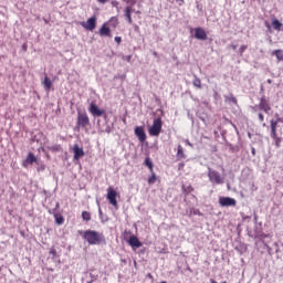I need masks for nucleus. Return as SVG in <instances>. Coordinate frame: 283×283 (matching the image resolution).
Masks as SVG:
<instances>
[{
    "label": "nucleus",
    "mask_w": 283,
    "mask_h": 283,
    "mask_svg": "<svg viewBox=\"0 0 283 283\" xmlns=\"http://www.w3.org/2000/svg\"><path fill=\"white\" fill-rule=\"evenodd\" d=\"M78 235H82L83 240L91 245H101L107 244V240L105 239V234L96 231V230H78Z\"/></svg>",
    "instance_id": "1"
},
{
    "label": "nucleus",
    "mask_w": 283,
    "mask_h": 283,
    "mask_svg": "<svg viewBox=\"0 0 283 283\" xmlns=\"http://www.w3.org/2000/svg\"><path fill=\"white\" fill-rule=\"evenodd\" d=\"M97 127L101 134H112L114 132V122L109 120V117L106 115V118H103V120L97 119Z\"/></svg>",
    "instance_id": "2"
},
{
    "label": "nucleus",
    "mask_w": 283,
    "mask_h": 283,
    "mask_svg": "<svg viewBox=\"0 0 283 283\" xmlns=\"http://www.w3.org/2000/svg\"><path fill=\"white\" fill-rule=\"evenodd\" d=\"M163 133V118L157 117L154 119L153 125L148 128L149 136H160Z\"/></svg>",
    "instance_id": "3"
},
{
    "label": "nucleus",
    "mask_w": 283,
    "mask_h": 283,
    "mask_svg": "<svg viewBox=\"0 0 283 283\" xmlns=\"http://www.w3.org/2000/svg\"><path fill=\"white\" fill-rule=\"evenodd\" d=\"M88 112L90 114H92V116H94V118H107V113L105 112V109L98 107V105L94 102H91L88 106Z\"/></svg>",
    "instance_id": "4"
},
{
    "label": "nucleus",
    "mask_w": 283,
    "mask_h": 283,
    "mask_svg": "<svg viewBox=\"0 0 283 283\" xmlns=\"http://www.w3.org/2000/svg\"><path fill=\"white\" fill-rule=\"evenodd\" d=\"M116 198H118V191H116L114 187L109 186L107 188L106 200H108L112 207H115V209H118V200Z\"/></svg>",
    "instance_id": "5"
},
{
    "label": "nucleus",
    "mask_w": 283,
    "mask_h": 283,
    "mask_svg": "<svg viewBox=\"0 0 283 283\" xmlns=\"http://www.w3.org/2000/svg\"><path fill=\"white\" fill-rule=\"evenodd\" d=\"M88 125H90V116H87V113L78 111L76 127H81L82 129H87Z\"/></svg>",
    "instance_id": "6"
},
{
    "label": "nucleus",
    "mask_w": 283,
    "mask_h": 283,
    "mask_svg": "<svg viewBox=\"0 0 283 283\" xmlns=\"http://www.w3.org/2000/svg\"><path fill=\"white\" fill-rule=\"evenodd\" d=\"M80 25H82V28L88 32H94V30H96V15H92L86 22H80Z\"/></svg>",
    "instance_id": "7"
},
{
    "label": "nucleus",
    "mask_w": 283,
    "mask_h": 283,
    "mask_svg": "<svg viewBox=\"0 0 283 283\" xmlns=\"http://www.w3.org/2000/svg\"><path fill=\"white\" fill-rule=\"evenodd\" d=\"M208 178H209L210 182H216V185H222L224 182V180L220 176V172H218L211 168H208Z\"/></svg>",
    "instance_id": "8"
},
{
    "label": "nucleus",
    "mask_w": 283,
    "mask_h": 283,
    "mask_svg": "<svg viewBox=\"0 0 283 283\" xmlns=\"http://www.w3.org/2000/svg\"><path fill=\"white\" fill-rule=\"evenodd\" d=\"M220 207H235L238 201L231 197H219Z\"/></svg>",
    "instance_id": "9"
},
{
    "label": "nucleus",
    "mask_w": 283,
    "mask_h": 283,
    "mask_svg": "<svg viewBox=\"0 0 283 283\" xmlns=\"http://www.w3.org/2000/svg\"><path fill=\"white\" fill-rule=\"evenodd\" d=\"M134 134L138 138L139 143H145V140H147V133H145V127L136 126Z\"/></svg>",
    "instance_id": "10"
},
{
    "label": "nucleus",
    "mask_w": 283,
    "mask_h": 283,
    "mask_svg": "<svg viewBox=\"0 0 283 283\" xmlns=\"http://www.w3.org/2000/svg\"><path fill=\"white\" fill-rule=\"evenodd\" d=\"M193 36L197 39V41H207L208 39L207 31H205L202 27L195 28Z\"/></svg>",
    "instance_id": "11"
},
{
    "label": "nucleus",
    "mask_w": 283,
    "mask_h": 283,
    "mask_svg": "<svg viewBox=\"0 0 283 283\" xmlns=\"http://www.w3.org/2000/svg\"><path fill=\"white\" fill-rule=\"evenodd\" d=\"M259 109L265 114H269V111L271 109V104H269V99H266L265 95H262L260 98Z\"/></svg>",
    "instance_id": "12"
},
{
    "label": "nucleus",
    "mask_w": 283,
    "mask_h": 283,
    "mask_svg": "<svg viewBox=\"0 0 283 283\" xmlns=\"http://www.w3.org/2000/svg\"><path fill=\"white\" fill-rule=\"evenodd\" d=\"M73 160H78L80 158H83L85 156V150L83 147L78 146V144H75L73 146Z\"/></svg>",
    "instance_id": "13"
},
{
    "label": "nucleus",
    "mask_w": 283,
    "mask_h": 283,
    "mask_svg": "<svg viewBox=\"0 0 283 283\" xmlns=\"http://www.w3.org/2000/svg\"><path fill=\"white\" fill-rule=\"evenodd\" d=\"M127 244H129V247H132V249H140V247H143V243L140 242L138 237H136L134 234H132L129 237V239L127 240Z\"/></svg>",
    "instance_id": "14"
},
{
    "label": "nucleus",
    "mask_w": 283,
    "mask_h": 283,
    "mask_svg": "<svg viewBox=\"0 0 283 283\" xmlns=\"http://www.w3.org/2000/svg\"><path fill=\"white\" fill-rule=\"evenodd\" d=\"M36 165L39 163V158H36V155L34 153H29L27 158L23 161V167H28V165Z\"/></svg>",
    "instance_id": "15"
},
{
    "label": "nucleus",
    "mask_w": 283,
    "mask_h": 283,
    "mask_svg": "<svg viewBox=\"0 0 283 283\" xmlns=\"http://www.w3.org/2000/svg\"><path fill=\"white\" fill-rule=\"evenodd\" d=\"M99 36H108L112 38V29L107 25V23L102 24L98 30Z\"/></svg>",
    "instance_id": "16"
},
{
    "label": "nucleus",
    "mask_w": 283,
    "mask_h": 283,
    "mask_svg": "<svg viewBox=\"0 0 283 283\" xmlns=\"http://www.w3.org/2000/svg\"><path fill=\"white\" fill-rule=\"evenodd\" d=\"M270 127H271V138H273V140L275 138H277V122H275V119H271L270 120Z\"/></svg>",
    "instance_id": "17"
},
{
    "label": "nucleus",
    "mask_w": 283,
    "mask_h": 283,
    "mask_svg": "<svg viewBox=\"0 0 283 283\" xmlns=\"http://www.w3.org/2000/svg\"><path fill=\"white\" fill-rule=\"evenodd\" d=\"M52 216L54 217L55 224H57L59 227H61V224H64L65 218L63 217V212H55Z\"/></svg>",
    "instance_id": "18"
},
{
    "label": "nucleus",
    "mask_w": 283,
    "mask_h": 283,
    "mask_svg": "<svg viewBox=\"0 0 283 283\" xmlns=\"http://www.w3.org/2000/svg\"><path fill=\"white\" fill-rule=\"evenodd\" d=\"M132 12H134V8H132V6L125 8L124 17L126 18L129 24L134 23V20H132Z\"/></svg>",
    "instance_id": "19"
},
{
    "label": "nucleus",
    "mask_w": 283,
    "mask_h": 283,
    "mask_svg": "<svg viewBox=\"0 0 283 283\" xmlns=\"http://www.w3.org/2000/svg\"><path fill=\"white\" fill-rule=\"evenodd\" d=\"M272 27L277 32H283V23H281V21L275 18L272 19Z\"/></svg>",
    "instance_id": "20"
},
{
    "label": "nucleus",
    "mask_w": 283,
    "mask_h": 283,
    "mask_svg": "<svg viewBox=\"0 0 283 283\" xmlns=\"http://www.w3.org/2000/svg\"><path fill=\"white\" fill-rule=\"evenodd\" d=\"M42 85L45 92H50L52 90V80H50L48 75H45Z\"/></svg>",
    "instance_id": "21"
},
{
    "label": "nucleus",
    "mask_w": 283,
    "mask_h": 283,
    "mask_svg": "<svg viewBox=\"0 0 283 283\" xmlns=\"http://www.w3.org/2000/svg\"><path fill=\"white\" fill-rule=\"evenodd\" d=\"M46 149H49V151H52L53 154H59L63 151V146H61L60 144H55L53 146H46Z\"/></svg>",
    "instance_id": "22"
},
{
    "label": "nucleus",
    "mask_w": 283,
    "mask_h": 283,
    "mask_svg": "<svg viewBox=\"0 0 283 283\" xmlns=\"http://www.w3.org/2000/svg\"><path fill=\"white\" fill-rule=\"evenodd\" d=\"M105 23H107L108 28H113V30H116V28H118V18L112 17L109 21Z\"/></svg>",
    "instance_id": "23"
},
{
    "label": "nucleus",
    "mask_w": 283,
    "mask_h": 283,
    "mask_svg": "<svg viewBox=\"0 0 283 283\" xmlns=\"http://www.w3.org/2000/svg\"><path fill=\"white\" fill-rule=\"evenodd\" d=\"M144 166L149 169L150 174H154V161H151V157L145 158Z\"/></svg>",
    "instance_id": "24"
},
{
    "label": "nucleus",
    "mask_w": 283,
    "mask_h": 283,
    "mask_svg": "<svg viewBox=\"0 0 283 283\" xmlns=\"http://www.w3.org/2000/svg\"><path fill=\"white\" fill-rule=\"evenodd\" d=\"M224 101L229 104L238 105V98H235V96L232 93H230V96L224 95Z\"/></svg>",
    "instance_id": "25"
},
{
    "label": "nucleus",
    "mask_w": 283,
    "mask_h": 283,
    "mask_svg": "<svg viewBox=\"0 0 283 283\" xmlns=\"http://www.w3.org/2000/svg\"><path fill=\"white\" fill-rule=\"evenodd\" d=\"M50 216L54 213H63V210H61V203L59 201L55 202V207L53 209L48 210Z\"/></svg>",
    "instance_id": "26"
},
{
    "label": "nucleus",
    "mask_w": 283,
    "mask_h": 283,
    "mask_svg": "<svg viewBox=\"0 0 283 283\" xmlns=\"http://www.w3.org/2000/svg\"><path fill=\"white\" fill-rule=\"evenodd\" d=\"M182 158H187V156L185 155V150H184L182 146L178 145V147H177V159L182 160Z\"/></svg>",
    "instance_id": "27"
},
{
    "label": "nucleus",
    "mask_w": 283,
    "mask_h": 283,
    "mask_svg": "<svg viewBox=\"0 0 283 283\" xmlns=\"http://www.w3.org/2000/svg\"><path fill=\"white\" fill-rule=\"evenodd\" d=\"M181 191L184 195L189 196L191 193V191H193V187L191 185H189V186L182 185Z\"/></svg>",
    "instance_id": "28"
},
{
    "label": "nucleus",
    "mask_w": 283,
    "mask_h": 283,
    "mask_svg": "<svg viewBox=\"0 0 283 283\" xmlns=\"http://www.w3.org/2000/svg\"><path fill=\"white\" fill-rule=\"evenodd\" d=\"M273 56H276L277 61H283V50L277 49L272 52Z\"/></svg>",
    "instance_id": "29"
},
{
    "label": "nucleus",
    "mask_w": 283,
    "mask_h": 283,
    "mask_svg": "<svg viewBox=\"0 0 283 283\" xmlns=\"http://www.w3.org/2000/svg\"><path fill=\"white\" fill-rule=\"evenodd\" d=\"M98 216H99L101 222L103 223L109 222V217H107V214H103V210H101V208L98 209Z\"/></svg>",
    "instance_id": "30"
},
{
    "label": "nucleus",
    "mask_w": 283,
    "mask_h": 283,
    "mask_svg": "<svg viewBox=\"0 0 283 283\" xmlns=\"http://www.w3.org/2000/svg\"><path fill=\"white\" fill-rule=\"evenodd\" d=\"M192 85L195 87H198V90H202V81H200V77L195 75V80L192 82Z\"/></svg>",
    "instance_id": "31"
},
{
    "label": "nucleus",
    "mask_w": 283,
    "mask_h": 283,
    "mask_svg": "<svg viewBox=\"0 0 283 283\" xmlns=\"http://www.w3.org/2000/svg\"><path fill=\"white\" fill-rule=\"evenodd\" d=\"M82 220H84L85 222H90L92 220V214L88 211H83Z\"/></svg>",
    "instance_id": "32"
},
{
    "label": "nucleus",
    "mask_w": 283,
    "mask_h": 283,
    "mask_svg": "<svg viewBox=\"0 0 283 283\" xmlns=\"http://www.w3.org/2000/svg\"><path fill=\"white\" fill-rule=\"evenodd\" d=\"M157 178L158 177L156 176V172H154V170H153L151 176L148 178V185H154L156 182Z\"/></svg>",
    "instance_id": "33"
},
{
    "label": "nucleus",
    "mask_w": 283,
    "mask_h": 283,
    "mask_svg": "<svg viewBox=\"0 0 283 283\" xmlns=\"http://www.w3.org/2000/svg\"><path fill=\"white\" fill-rule=\"evenodd\" d=\"M228 147L232 154H238V151H240V147L238 146H232L231 144H228Z\"/></svg>",
    "instance_id": "34"
},
{
    "label": "nucleus",
    "mask_w": 283,
    "mask_h": 283,
    "mask_svg": "<svg viewBox=\"0 0 283 283\" xmlns=\"http://www.w3.org/2000/svg\"><path fill=\"white\" fill-rule=\"evenodd\" d=\"M35 165H38V171H43L45 169V165L43 164V161L38 160Z\"/></svg>",
    "instance_id": "35"
},
{
    "label": "nucleus",
    "mask_w": 283,
    "mask_h": 283,
    "mask_svg": "<svg viewBox=\"0 0 283 283\" xmlns=\"http://www.w3.org/2000/svg\"><path fill=\"white\" fill-rule=\"evenodd\" d=\"M248 45H241L240 46V49H239V51H238V54L240 55V56H242V54H244V51H247L248 50Z\"/></svg>",
    "instance_id": "36"
},
{
    "label": "nucleus",
    "mask_w": 283,
    "mask_h": 283,
    "mask_svg": "<svg viewBox=\"0 0 283 283\" xmlns=\"http://www.w3.org/2000/svg\"><path fill=\"white\" fill-rule=\"evenodd\" d=\"M50 255H52V260H55L56 259V249L54 248H51L50 251H49Z\"/></svg>",
    "instance_id": "37"
},
{
    "label": "nucleus",
    "mask_w": 283,
    "mask_h": 283,
    "mask_svg": "<svg viewBox=\"0 0 283 283\" xmlns=\"http://www.w3.org/2000/svg\"><path fill=\"white\" fill-rule=\"evenodd\" d=\"M274 142H275V147L280 148V145L282 143V137L274 138Z\"/></svg>",
    "instance_id": "38"
},
{
    "label": "nucleus",
    "mask_w": 283,
    "mask_h": 283,
    "mask_svg": "<svg viewBox=\"0 0 283 283\" xmlns=\"http://www.w3.org/2000/svg\"><path fill=\"white\" fill-rule=\"evenodd\" d=\"M276 119L274 120V123H276V127H277V123H283V117H280V114H275Z\"/></svg>",
    "instance_id": "39"
},
{
    "label": "nucleus",
    "mask_w": 283,
    "mask_h": 283,
    "mask_svg": "<svg viewBox=\"0 0 283 283\" xmlns=\"http://www.w3.org/2000/svg\"><path fill=\"white\" fill-rule=\"evenodd\" d=\"M230 125H232L233 129L235 130V134L238 136H240V130H238V126H235V124H233V122L229 120Z\"/></svg>",
    "instance_id": "40"
},
{
    "label": "nucleus",
    "mask_w": 283,
    "mask_h": 283,
    "mask_svg": "<svg viewBox=\"0 0 283 283\" xmlns=\"http://www.w3.org/2000/svg\"><path fill=\"white\" fill-rule=\"evenodd\" d=\"M115 43H117L118 45H120V43H123V38H120V36H115Z\"/></svg>",
    "instance_id": "41"
},
{
    "label": "nucleus",
    "mask_w": 283,
    "mask_h": 283,
    "mask_svg": "<svg viewBox=\"0 0 283 283\" xmlns=\"http://www.w3.org/2000/svg\"><path fill=\"white\" fill-rule=\"evenodd\" d=\"M259 94H261V96H264V84L260 85V92Z\"/></svg>",
    "instance_id": "42"
},
{
    "label": "nucleus",
    "mask_w": 283,
    "mask_h": 283,
    "mask_svg": "<svg viewBox=\"0 0 283 283\" xmlns=\"http://www.w3.org/2000/svg\"><path fill=\"white\" fill-rule=\"evenodd\" d=\"M261 240H265V238H269V234L262 232L260 235Z\"/></svg>",
    "instance_id": "43"
},
{
    "label": "nucleus",
    "mask_w": 283,
    "mask_h": 283,
    "mask_svg": "<svg viewBox=\"0 0 283 283\" xmlns=\"http://www.w3.org/2000/svg\"><path fill=\"white\" fill-rule=\"evenodd\" d=\"M193 216H202V212H200V210L195 209L193 210Z\"/></svg>",
    "instance_id": "44"
},
{
    "label": "nucleus",
    "mask_w": 283,
    "mask_h": 283,
    "mask_svg": "<svg viewBox=\"0 0 283 283\" xmlns=\"http://www.w3.org/2000/svg\"><path fill=\"white\" fill-rule=\"evenodd\" d=\"M259 120L261 123H264V115L262 113H259Z\"/></svg>",
    "instance_id": "45"
},
{
    "label": "nucleus",
    "mask_w": 283,
    "mask_h": 283,
    "mask_svg": "<svg viewBox=\"0 0 283 283\" xmlns=\"http://www.w3.org/2000/svg\"><path fill=\"white\" fill-rule=\"evenodd\" d=\"M134 32H140V27H138V24H134Z\"/></svg>",
    "instance_id": "46"
},
{
    "label": "nucleus",
    "mask_w": 283,
    "mask_h": 283,
    "mask_svg": "<svg viewBox=\"0 0 283 283\" xmlns=\"http://www.w3.org/2000/svg\"><path fill=\"white\" fill-rule=\"evenodd\" d=\"M90 275H91L92 282H96V280H98V276H96L94 274H90Z\"/></svg>",
    "instance_id": "47"
},
{
    "label": "nucleus",
    "mask_w": 283,
    "mask_h": 283,
    "mask_svg": "<svg viewBox=\"0 0 283 283\" xmlns=\"http://www.w3.org/2000/svg\"><path fill=\"white\" fill-rule=\"evenodd\" d=\"M125 61H127V63H132V55H127V56L125 57Z\"/></svg>",
    "instance_id": "48"
},
{
    "label": "nucleus",
    "mask_w": 283,
    "mask_h": 283,
    "mask_svg": "<svg viewBox=\"0 0 283 283\" xmlns=\"http://www.w3.org/2000/svg\"><path fill=\"white\" fill-rule=\"evenodd\" d=\"M242 220H243V222H245V220H251V216H243Z\"/></svg>",
    "instance_id": "49"
},
{
    "label": "nucleus",
    "mask_w": 283,
    "mask_h": 283,
    "mask_svg": "<svg viewBox=\"0 0 283 283\" xmlns=\"http://www.w3.org/2000/svg\"><path fill=\"white\" fill-rule=\"evenodd\" d=\"M113 8H118V1H112Z\"/></svg>",
    "instance_id": "50"
},
{
    "label": "nucleus",
    "mask_w": 283,
    "mask_h": 283,
    "mask_svg": "<svg viewBox=\"0 0 283 283\" xmlns=\"http://www.w3.org/2000/svg\"><path fill=\"white\" fill-rule=\"evenodd\" d=\"M230 48L235 52V50H238V45L237 44H231Z\"/></svg>",
    "instance_id": "51"
},
{
    "label": "nucleus",
    "mask_w": 283,
    "mask_h": 283,
    "mask_svg": "<svg viewBox=\"0 0 283 283\" xmlns=\"http://www.w3.org/2000/svg\"><path fill=\"white\" fill-rule=\"evenodd\" d=\"M265 28H266L268 30H271V24H270L268 21H265Z\"/></svg>",
    "instance_id": "52"
},
{
    "label": "nucleus",
    "mask_w": 283,
    "mask_h": 283,
    "mask_svg": "<svg viewBox=\"0 0 283 283\" xmlns=\"http://www.w3.org/2000/svg\"><path fill=\"white\" fill-rule=\"evenodd\" d=\"M251 154L252 156H255V147H251Z\"/></svg>",
    "instance_id": "53"
},
{
    "label": "nucleus",
    "mask_w": 283,
    "mask_h": 283,
    "mask_svg": "<svg viewBox=\"0 0 283 283\" xmlns=\"http://www.w3.org/2000/svg\"><path fill=\"white\" fill-rule=\"evenodd\" d=\"M22 50H23L24 52H28V44L22 45Z\"/></svg>",
    "instance_id": "54"
},
{
    "label": "nucleus",
    "mask_w": 283,
    "mask_h": 283,
    "mask_svg": "<svg viewBox=\"0 0 283 283\" xmlns=\"http://www.w3.org/2000/svg\"><path fill=\"white\" fill-rule=\"evenodd\" d=\"M254 222L258 223V213L254 212Z\"/></svg>",
    "instance_id": "55"
},
{
    "label": "nucleus",
    "mask_w": 283,
    "mask_h": 283,
    "mask_svg": "<svg viewBox=\"0 0 283 283\" xmlns=\"http://www.w3.org/2000/svg\"><path fill=\"white\" fill-rule=\"evenodd\" d=\"M186 145H189V147H193V145L189 143V139H186Z\"/></svg>",
    "instance_id": "56"
},
{
    "label": "nucleus",
    "mask_w": 283,
    "mask_h": 283,
    "mask_svg": "<svg viewBox=\"0 0 283 283\" xmlns=\"http://www.w3.org/2000/svg\"><path fill=\"white\" fill-rule=\"evenodd\" d=\"M98 1V3H107V1H109V0H97Z\"/></svg>",
    "instance_id": "57"
},
{
    "label": "nucleus",
    "mask_w": 283,
    "mask_h": 283,
    "mask_svg": "<svg viewBox=\"0 0 283 283\" xmlns=\"http://www.w3.org/2000/svg\"><path fill=\"white\" fill-rule=\"evenodd\" d=\"M42 193H43L44 196H46V198L50 196V195L48 193V190H43Z\"/></svg>",
    "instance_id": "58"
},
{
    "label": "nucleus",
    "mask_w": 283,
    "mask_h": 283,
    "mask_svg": "<svg viewBox=\"0 0 283 283\" xmlns=\"http://www.w3.org/2000/svg\"><path fill=\"white\" fill-rule=\"evenodd\" d=\"M153 56H156V59H158V52L154 51Z\"/></svg>",
    "instance_id": "59"
},
{
    "label": "nucleus",
    "mask_w": 283,
    "mask_h": 283,
    "mask_svg": "<svg viewBox=\"0 0 283 283\" xmlns=\"http://www.w3.org/2000/svg\"><path fill=\"white\" fill-rule=\"evenodd\" d=\"M266 83H268L269 85H271V83H273V80L269 78V80H266Z\"/></svg>",
    "instance_id": "60"
},
{
    "label": "nucleus",
    "mask_w": 283,
    "mask_h": 283,
    "mask_svg": "<svg viewBox=\"0 0 283 283\" xmlns=\"http://www.w3.org/2000/svg\"><path fill=\"white\" fill-rule=\"evenodd\" d=\"M271 251H272L271 247H268V253H269V255H271Z\"/></svg>",
    "instance_id": "61"
},
{
    "label": "nucleus",
    "mask_w": 283,
    "mask_h": 283,
    "mask_svg": "<svg viewBox=\"0 0 283 283\" xmlns=\"http://www.w3.org/2000/svg\"><path fill=\"white\" fill-rule=\"evenodd\" d=\"M125 3H132L134 0H123Z\"/></svg>",
    "instance_id": "62"
},
{
    "label": "nucleus",
    "mask_w": 283,
    "mask_h": 283,
    "mask_svg": "<svg viewBox=\"0 0 283 283\" xmlns=\"http://www.w3.org/2000/svg\"><path fill=\"white\" fill-rule=\"evenodd\" d=\"M252 136H253V135L249 132V133H248V137H249V138H252Z\"/></svg>",
    "instance_id": "63"
},
{
    "label": "nucleus",
    "mask_w": 283,
    "mask_h": 283,
    "mask_svg": "<svg viewBox=\"0 0 283 283\" xmlns=\"http://www.w3.org/2000/svg\"><path fill=\"white\" fill-rule=\"evenodd\" d=\"M263 244H264L265 249H269V247H270L269 244H266V243H264V242H263Z\"/></svg>",
    "instance_id": "64"
}]
</instances>
